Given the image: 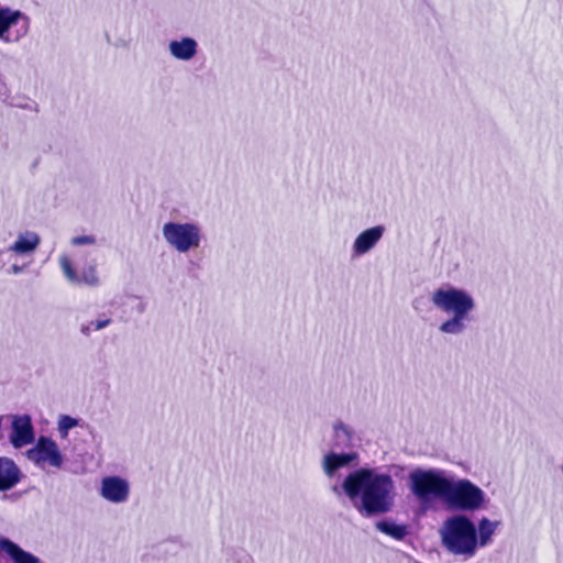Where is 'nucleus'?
Masks as SVG:
<instances>
[{
	"mask_svg": "<svg viewBox=\"0 0 563 563\" xmlns=\"http://www.w3.org/2000/svg\"><path fill=\"white\" fill-rule=\"evenodd\" d=\"M340 490L365 517L391 511L397 495L391 475L375 467H360L349 473L341 486L332 487V492L335 494H339Z\"/></svg>",
	"mask_w": 563,
	"mask_h": 563,
	"instance_id": "nucleus-1",
	"label": "nucleus"
},
{
	"mask_svg": "<svg viewBox=\"0 0 563 563\" xmlns=\"http://www.w3.org/2000/svg\"><path fill=\"white\" fill-rule=\"evenodd\" d=\"M434 308L450 314L440 325L439 331L446 335H462L476 308L474 297L465 289L444 284L430 294Z\"/></svg>",
	"mask_w": 563,
	"mask_h": 563,
	"instance_id": "nucleus-2",
	"label": "nucleus"
},
{
	"mask_svg": "<svg viewBox=\"0 0 563 563\" xmlns=\"http://www.w3.org/2000/svg\"><path fill=\"white\" fill-rule=\"evenodd\" d=\"M438 532L441 545L448 553L464 560L472 559L477 553V529L466 515L448 517Z\"/></svg>",
	"mask_w": 563,
	"mask_h": 563,
	"instance_id": "nucleus-3",
	"label": "nucleus"
},
{
	"mask_svg": "<svg viewBox=\"0 0 563 563\" xmlns=\"http://www.w3.org/2000/svg\"><path fill=\"white\" fill-rule=\"evenodd\" d=\"M452 474L442 468L412 470L408 475V488L421 504L428 505L435 499L445 501Z\"/></svg>",
	"mask_w": 563,
	"mask_h": 563,
	"instance_id": "nucleus-4",
	"label": "nucleus"
},
{
	"mask_svg": "<svg viewBox=\"0 0 563 563\" xmlns=\"http://www.w3.org/2000/svg\"><path fill=\"white\" fill-rule=\"evenodd\" d=\"M162 235L166 244L179 254L198 250L203 241L201 225L192 221L165 222L162 227Z\"/></svg>",
	"mask_w": 563,
	"mask_h": 563,
	"instance_id": "nucleus-5",
	"label": "nucleus"
},
{
	"mask_svg": "<svg viewBox=\"0 0 563 563\" xmlns=\"http://www.w3.org/2000/svg\"><path fill=\"white\" fill-rule=\"evenodd\" d=\"M486 501L484 490L466 478L451 476L445 504L453 509L462 511H475L481 509Z\"/></svg>",
	"mask_w": 563,
	"mask_h": 563,
	"instance_id": "nucleus-6",
	"label": "nucleus"
},
{
	"mask_svg": "<svg viewBox=\"0 0 563 563\" xmlns=\"http://www.w3.org/2000/svg\"><path fill=\"white\" fill-rule=\"evenodd\" d=\"M30 31V19L20 10L0 5V41L15 44Z\"/></svg>",
	"mask_w": 563,
	"mask_h": 563,
	"instance_id": "nucleus-7",
	"label": "nucleus"
},
{
	"mask_svg": "<svg viewBox=\"0 0 563 563\" xmlns=\"http://www.w3.org/2000/svg\"><path fill=\"white\" fill-rule=\"evenodd\" d=\"M26 457L42 470L47 466L60 468L64 463L57 443L47 437H40L35 445L26 451Z\"/></svg>",
	"mask_w": 563,
	"mask_h": 563,
	"instance_id": "nucleus-8",
	"label": "nucleus"
},
{
	"mask_svg": "<svg viewBox=\"0 0 563 563\" xmlns=\"http://www.w3.org/2000/svg\"><path fill=\"white\" fill-rule=\"evenodd\" d=\"M58 262L64 277L71 285L97 287L100 284L96 265H86L77 271L70 256L66 253L59 256Z\"/></svg>",
	"mask_w": 563,
	"mask_h": 563,
	"instance_id": "nucleus-9",
	"label": "nucleus"
},
{
	"mask_svg": "<svg viewBox=\"0 0 563 563\" xmlns=\"http://www.w3.org/2000/svg\"><path fill=\"white\" fill-rule=\"evenodd\" d=\"M131 485L124 477L118 475L106 476L100 482L99 495L111 504H124L129 500Z\"/></svg>",
	"mask_w": 563,
	"mask_h": 563,
	"instance_id": "nucleus-10",
	"label": "nucleus"
},
{
	"mask_svg": "<svg viewBox=\"0 0 563 563\" xmlns=\"http://www.w3.org/2000/svg\"><path fill=\"white\" fill-rule=\"evenodd\" d=\"M11 418L10 443L15 449H21L34 442L35 433L29 415H13Z\"/></svg>",
	"mask_w": 563,
	"mask_h": 563,
	"instance_id": "nucleus-11",
	"label": "nucleus"
},
{
	"mask_svg": "<svg viewBox=\"0 0 563 563\" xmlns=\"http://www.w3.org/2000/svg\"><path fill=\"white\" fill-rule=\"evenodd\" d=\"M385 232L386 228L382 224L367 228L360 232L351 246L352 257H361L373 251L383 239Z\"/></svg>",
	"mask_w": 563,
	"mask_h": 563,
	"instance_id": "nucleus-12",
	"label": "nucleus"
},
{
	"mask_svg": "<svg viewBox=\"0 0 563 563\" xmlns=\"http://www.w3.org/2000/svg\"><path fill=\"white\" fill-rule=\"evenodd\" d=\"M360 461L357 452H328L321 460V468L328 478H333L338 471L347 466H356Z\"/></svg>",
	"mask_w": 563,
	"mask_h": 563,
	"instance_id": "nucleus-13",
	"label": "nucleus"
},
{
	"mask_svg": "<svg viewBox=\"0 0 563 563\" xmlns=\"http://www.w3.org/2000/svg\"><path fill=\"white\" fill-rule=\"evenodd\" d=\"M198 42L194 37L183 36L169 41L168 53L176 60L189 62L198 54Z\"/></svg>",
	"mask_w": 563,
	"mask_h": 563,
	"instance_id": "nucleus-14",
	"label": "nucleus"
},
{
	"mask_svg": "<svg viewBox=\"0 0 563 563\" xmlns=\"http://www.w3.org/2000/svg\"><path fill=\"white\" fill-rule=\"evenodd\" d=\"M22 473L13 460L0 456V492L12 489L20 483Z\"/></svg>",
	"mask_w": 563,
	"mask_h": 563,
	"instance_id": "nucleus-15",
	"label": "nucleus"
},
{
	"mask_svg": "<svg viewBox=\"0 0 563 563\" xmlns=\"http://www.w3.org/2000/svg\"><path fill=\"white\" fill-rule=\"evenodd\" d=\"M41 244L40 235L34 231H25L19 233L16 240L8 251L15 253L16 255H32Z\"/></svg>",
	"mask_w": 563,
	"mask_h": 563,
	"instance_id": "nucleus-16",
	"label": "nucleus"
},
{
	"mask_svg": "<svg viewBox=\"0 0 563 563\" xmlns=\"http://www.w3.org/2000/svg\"><path fill=\"white\" fill-rule=\"evenodd\" d=\"M333 430V448L335 449H352L355 446L357 437L355 430L344 423L343 421H335L332 427Z\"/></svg>",
	"mask_w": 563,
	"mask_h": 563,
	"instance_id": "nucleus-17",
	"label": "nucleus"
},
{
	"mask_svg": "<svg viewBox=\"0 0 563 563\" xmlns=\"http://www.w3.org/2000/svg\"><path fill=\"white\" fill-rule=\"evenodd\" d=\"M0 553L9 556L13 563H41V560L30 552L24 551L13 541L0 538Z\"/></svg>",
	"mask_w": 563,
	"mask_h": 563,
	"instance_id": "nucleus-18",
	"label": "nucleus"
},
{
	"mask_svg": "<svg viewBox=\"0 0 563 563\" xmlns=\"http://www.w3.org/2000/svg\"><path fill=\"white\" fill-rule=\"evenodd\" d=\"M500 521H492L484 517L478 521L477 529V550L492 543L493 536L498 529Z\"/></svg>",
	"mask_w": 563,
	"mask_h": 563,
	"instance_id": "nucleus-19",
	"label": "nucleus"
},
{
	"mask_svg": "<svg viewBox=\"0 0 563 563\" xmlns=\"http://www.w3.org/2000/svg\"><path fill=\"white\" fill-rule=\"evenodd\" d=\"M375 527L378 531L398 541L404 540L409 533L406 525H398L391 520L378 521Z\"/></svg>",
	"mask_w": 563,
	"mask_h": 563,
	"instance_id": "nucleus-20",
	"label": "nucleus"
},
{
	"mask_svg": "<svg viewBox=\"0 0 563 563\" xmlns=\"http://www.w3.org/2000/svg\"><path fill=\"white\" fill-rule=\"evenodd\" d=\"M79 426V420L67 415H63L58 419V432L63 439L68 437L70 429Z\"/></svg>",
	"mask_w": 563,
	"mask_h": 563,
	"instance_id": "nucleus-21",
	"label": "nucleus"
},
{
	"mask_svg": "<svg viewBox=\"0 0 563 563\" xmlns=\"http://www.w3.org/2000/svg\"><path fill=\"white\" fill-rule=\"evenodd\" d=\"M70 244L73 246H80V245H95L96 244V238L93 235H79L74 236L70 240Z\"/></svg>",
	"mask_w": 563,
	"mask_h": 563,
	"instance_id": "nucleus-22",
	"label": "nucleus"
},
{
	"mask_svg": "<svg viewBox=\"0 0 563 563\" xmlns=\"http://www.w3.org/2000/svg\"><path fill=\"white\" fill-rule=\"evenodd\" d=\"M92 322H93V330L99 331V330H102V329L107 328L108 325H110L112 322V319L102 314L99 318H97L96 320H92Z\"/></svg>",
	"mask_w": 563,
	"mask_h": 563,
	"instance_id": "nucleus-23",
	"label": "nucleus"
},
{
	"mask_svg": "<svg viewBox=\"0 0 563 563\" xmlns=\"http://www.w3.org/2000/svg\"><path fill=\"white\" fill-rule=\"evenodd\" d=\"M95 331L93 330V322L92 321H89L87 323H84L81 324L80 327V332L86 335V336H89L91 334V332Z\"/></svg>",
	"mask_w": 563,
	"mask_h": 563,
	"instance_id": "nucleus-24",
	"label": "nucleus"
},
{
	"mask_svg": "<svg viewBox=\"0 0 563 563\" xmlns=\"http://www.w3.org/2000/svg\"><path fill=\"white\" fill-rule=\"evenodd\" d=\"M23 266H20V265H12L11 268L9 269V273H12L14 275H18V274H21L23 272Z\"/></svg>",
	"mask_w": 563,
	"mask_h": 563,
	"instance_id": "nucleus-25",
	"label": "nucleus"
},
{
	"mask_svg": "<svg viewBox=\"0 0 563 563\" xmlns=\"http://www.w3.org/2000/svg\"><path fill=\"white\" fill-rule=\"evenodd\" d=\"M3 253H4V252H3L2 250H0V257L2 256V254H3Z\"/></svg>",
	"mask_w": 563,
	"mask_h": 563,
	"instance_id": "nucleus-26",
	"label": "nucleus"
},
{
	"mask_svg": "<svg viewBox=\"0 0 563 563\" xmlns=\"http://www.w3.org/2000/svg\"><path fill=\"white\" fill-rule=\"evenodd\" d=\"M562 473H563V464H562Z\"/></svg>",
	"mask_w": 563,
	"mask_h": 563,
	"instance_id": "nucleus-27",
	"label": "nucleus"
}]
</instances>
